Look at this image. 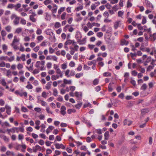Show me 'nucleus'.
<instances>
[{
	"label": "nucleus",
	"mask_w": 156,
	"mask_h": 156,
	"mask_svg": "<svg viewBox=\"0 0 156 156\" xmlns=\"http://www.w3.org/2000/svg\"><path fill=\"white\" fill-rule=\"evenodd\" d=\"M72 44L74 47L75 49H77L79 48V46L77 45V43L74 40H68L64 44V48H66V46L68 45Z\"/></svg>",
	"instance_id": "obj_1"
},
{
	"label": "nucleus",
	"mask_w": 156,
	"mask_h": 156,
	"mask_svg": "<svg viewBox=\"0 0 156 156\" xmlns=\"http://www.w3.org/2000/svg\"><path fill=\"white\" fill-rule=\"evenodd\" d=\"M19 41V39L16 36H15L14 37V39L11 44L14 49H19L18 45L20 44Z\"/></svg>",
	"instance_id": "obj_2"
},
{
	"label": "nucleus",
	"mask_w": 156,
	"mask_h": 156,
	"mask_svg": "<svg viewBox=\"0 0 156 156\" xmlns=\"http://www.w3.org/2000/svg\"><path fill=\"white\" fill-rule=\"evenodd\" d=\"M45 63V61H43L41 62L37 61L36 63L35 66L37 68H40V69L41 70H44V67Z\"/></svg>",
	"instance_id": "obj_3"
},
{
	"label": "nucleus",
	"mask_w": 156,
	"mask_h": 156,
	"mask_svg": "<svg viewBox=\"0 0 156 156\" xmlns=\"http://www.w3.org/2000/svg\"><path fill=\"white\" fill-rule=\"evenodd\" d=\"M58 8V6L56 4H53V8L52 9L51 11L54 17H56V16L54 14L56 12Z\"/></svg>",
	"instance_id": "obj_4"
},
{
	"label": "nucleus",
	"mask_w": 156,
	"mask_h": 156,
	"mask_svg": "<svg viewBox=\"0 0 156 156\" xmlns=\"http://www.w3.org/2000/svg\"><path fill=\"white\" fill-rule=\"evenodd\" d=\"M87 37H85L82 40L81 39L77 41L80 45L85 44L86 42Z\"/></svg>",
	"instance_id": "obj_5"
},
{
	"label": "nucleus",
	"mask_w": 156,
	"mask_h": 156,
	"mask_svg": "<svg viewBox=\"0 0 156 156\" xmlns=\"http://www.w3.org/2000/svg\"><path fill=\"white\" fill-rule=\"evenodd\" d=\"M55 146L56 149H59L62 148L64 149L65 148V146L62 144H59L58 143L55 144Z\"/></svg>",
	"instance_id": "obj_6"
},
{
	"label": "nucleus",
	"mask_w": 156,
	"mask_h": 156,
	"mask_svg": "<svg viewBox=\"0 0 156 156\" xmlns=\"http://www.w3.org/2000/svg\"><path fill=\"white\" fill-rule=\"evenodd\" d=\"M82 36L81 33L79 31H77L76 32L75 35V38L78 41L80 39H81Z\"/></svg>",
	"instance_id": "obj_7"
},
{
	"label": "nucleus",
	"mask_w": 156,
	"mask_h": 156,
	"mask_svg": "<svg viewBox=\"0 0 156 156\" xmlns=\"http://www.w3.org/2000/svg\"><path fill=\"white\" fill-rule=\"evenodd\" d=\"M75 95L76 97L78 98L79 100L82 99V93L81 92H76Z\"/></svg>",
	"instance_id": "obj_8"
},
{
	"label": "nucleus",
	"mask_w": 156,
	"mask_h": 156,
	"mask_svg": "<svg viewBox=\"0 0 156 156\" xmlns=\"http://www.w3.org/2000/svg\"><path fill=\"white\" fill-rule=\"evenodd\" d=\"M2 20L3 25H5L7 24L9 22V19L8 18L6 17H2Z\"/></svg>",
	"instance_id": "obj_9"
},
{
	"label": "nucleus",
	"mask_w": 156,
	"mask_h": 156,
	"mask_svg": "<svg viewBox=\"0 0 156 156\" xmlns=\"http://www.w3.org/2000/svg\"><path fill=\"white\" fill-rule=\"evenodd\" d=\"M66 107L64 106H62L61 107L60 112L61 114L64 115L66 114Z\"/></svg>",
	"instance_id": "obj_10"
},
{
	"label": "nucleus",
	"mask_w": 156,
	"mask_h": 156,
	"mask_svg": "<svg viewBox=\"0 0 156 156\" xmlns=\"http://www.w3.org/2000/svg\"><path fill=\"white\" fill-rule=\"evenodd\" d=\"M41 147L38 145H36L35 147H33V152H36L37 151H41Z\"/></svg>",
	"instance_id": "obj_11"
},
{
	"label": "nucleus",
	"mask_w": 156,
	"mask_h": 156,
	"mask_svg": "<svg viewBox=\"0 0 156 156\" xmlns=\"http://www.w3.org/2000/svg\"><path fill=\"white\" fill-rule=\"evenodd\" d=\"M51 81H50L49 82H48L47 84V85L45 86V88L48 90H49V89H50L51 88Z\"/></svg>",
	"instance_id": "obj_12"
},
{
	"label": "nucleus",
	"mask_w": 156,
	"mask_h": 156,
	"mask_svg": "<svg viewBox=\"0 0 156 156\" xmlns=\"http://www.w3.org/2000/svg\"><path fill=\"white\" fill-rule=\"evenodd\" d=\"M129 43L128 41L126 40L125 39H123L121 40V45H127Z\"/></svg>",
	"instance_id": "obj_13"
},
{
	"label": "nucleus",
	"mask_w": 156,
	"mask_h": 156,
	"mask_svg": "<svg viewBox=\"0 0 156 156\" xmlns=\"http://www.w3.org/2000/svg\"><path fill=\"white\" fill-rule=\"evenodd\" d=\"M56 73L57 75H58L59 76V77H62L63 76V74L61 73L60 69H57L56 71Z\"/></svg>",
	"instance_id": "obj_14"
},
{
	"label": "nucleus",
	"mask_w": 156,
	"mask_h": 156,
	"mask_svg": "<svg viewBox=\"0 0 156 156\" xmlns=\"http://www.w3.org/2000/svg\"><path fill=\"white\" fill-rule=\"evenodd\" d=\"M20 18L17 17L14 19L13 21V23L15 25H16L19 23Z\"/></svg>",
	"instance_id": "obj_15"
},
{
	"label": "nucleus",
	"mask_w": 156,
	"mask_h": 156,
	"mask_svg": "<svg viewBox=\"0 0 156 156\" xmlns=\"http://www.w3.org/2000/svg\"><path fill=\"white\" fill-rule=\"evenodd\" d=\"M150 36L151 40L154 41L156 39V33H154L152 35L150 34Z\"/></svg>",
	"instance_id": "obj_16"
},
{
	"label": "nucleus",
	"mask_w": 156,
	"mask_h": 156,
	"mask_svg": "<svg viewBox=\"0 0 156 156\" xmlns=\"http://www.w3.org/2000/svg\"><path fill=\"white\" fill-rule=\"evenodd\" d=\"M120 23V21H118L115 23L114 24V27L115 29H117Z\"/></svg>",
	"instance_id": "obj_17"
},
{
	"label": "nucleus",
	"mask_w": 156,
	"mask_h": 156,
	"mask_svg": "<svg viewBox=\"0 0 156 156\" xmlns=\"http://www.w3.org/2000/svg\"><path fill=\"white\" fill-rule=\"evenodd\" d=\"M63 82L64 84H70L72 83V82L71 80H66V79H64L63 80Z\"/></svg>",
	"instance_id": "obj_18"
},
{
	"label": "nucleus",
	"mask_w": 156,
	"mask_h": 156,
	"mask_svg": "<svg viewBox=\"0 0 156 156\" xmlns=\"http://www.w3.org/2000/svg\"><path fill=\"white\" fill-rule=\"evenodd\" d=\"M6 154L7 156H10L12 155V156H15V155L13 152L8 151L6 153Z\"/></svg>",
	"instance_id": "obj_19"
},
{
	"label": "nucleus",
	"mask_w": 156,
	"mask_h": 156,
	"mask_svg": "<svg viewBox=\"0 0 156 156\" xmlns=\"http://www.w3.org/2000/svg\"><path fill=\"white\" fill-rule=\"evenodd\" d=\"M114 84L113 83H110L108 86V90L109 92H111L113 90V89L112 88V85Z\"/></svg>",
	"instance_id": "obj_20"
},
{
	"label": "nucleus",
	"mask_w": 156,
	"mask_h": 156,
	"mask_svg": "<svg viewBox=\"0 0 156 156\" xmlns=\"http://www.w3.org/2000/svg\"><path fill=\"white\" fill-rule=\"evenodd\" d=\"M59 77V76L58 75H53L51 76V79L52 80H56L57 79H58Z\"/></svg>",
	"instance_id": "obj_21"
},
{
	"label": "nucleus",
	"mask_w": 156,
	"mask_h": 156,
	"mask_svg": "<svg viewBox=\"0 0 156 156\" xmlns=\"http://www.w3.org/2000/svg\"><path fill=\"white\" fill-rule=\"evenodd\" d=\"M76 110L74 109H68L67 110V113L68 114H70L72 112H75Z\"/></svg>",
	"instance_id": "obj_22"
},
{
	"label": "nucleus",
	"mask_w": 156,
	"mask_h": 156,
	"mask_svg": "<svg viewBox=\"0 0 156 156\" xmlns=\"http://www.w3.org/2000/svg\"><path fill=\"white\" fill-rule=\"evenodd\" d=\"M96 63V61L95 60H93L92 61L88 62L87 64L89 66L91 65L92 64H93V65H95Z\"/></svg>",
	"instance_id": "obj_23"
},
{
	"label": "nucleus",
	"mask_w": 156,
	"mask_h": 156,
	"mask_svg": "<svg viewBox=\"0 0 156 156\" xmlns=\"http://www.w3.org/2000/svg\"><path fill=\"white\" fill-rule=\"evenodd\" d=\"M65 7H62L60 8V9L58 10V14L60 15L61 14V12L64 10L65 9Z\"/></svg>",
	"instance_id": "obj_24"
},
{
	"label": "nucleus",
	"mask_w": 156,
	"mask_h": 156,
	"mask_svg": "<svg viewBox=\"0 0 156 156\" xmlns=\"http://www.w3.org/2000/svg\"><path fill=\"white\" fill-rule=\"evenodd\" d=\"M147 86L146 84L145 83H144L141 86V89L143 90H145L147 89Z\"/></svg>",
	"instance_id": "obj_25"
},
{
	"label": "nucleus",
	"mask_w": 156,
	"mask_h": 156,
	"mask_svg": "<svg viewBox=\"0 0 156 156\" xmlns=\"http://www.w3.org/2000/svg\"><path fill=\"white\" fill-rule=\"evenodd\" d=\"M109 132L106 131L104 134L105 139V140H108V139Z\"/></svg>",
	"instance_id": "obj_26"
},
{
	"label": "nucleus",
	"mask_w": 156,
	"mask_h": 156,
	"mask_svg": "<svg viewBox=\"0 0 156 156\" xmlns=\"http://www.w3.org/2000/svg\"><path fill=\"white\" fill-rule=\"evenodd\" d=\"M99 82V80L98 79H95L93 81V83L94 85H96Z\"/></svg>",
	"instance_id": "obj_27"
},
{
	"label": "nucleus",
	"mask_w": 156,
	"mask_h": 156,
	"mask_svg": "<svg viewBox=\"0 0 156 156\" xmlns=\"http://www.w3.org/2000/svg\"><path fill=\"white\" fill-rule=\"evenodd\" d=\"M11 29L12 27L10 26H8L5 28V30L8 32H9L11 31Z\"/></svg>",
	"instance_id": "obj_28"
},
{
	"label": "nucleus",
	"mask_w": 156,
	"mask_h": 156,
	"mask_svg": "<svg viewBox=\"0 0 156 156\" xmlns=\"http://www.w3.org/2000/svg\"><path fill=\"white\" fill-rule=\"evenodd\" d=\"M137 27L140 30H143L144 27L147 28V27L146 26H144L142 27L140 24H137Z\"/></svg>",
	"instance_id": "obj_29"
},
{
	"label": "nucleus",
	"mask_w": 156,
	"mask_h": 156,
	"mask_svg": "<svg viewBox=\"0 0 156 156\" xmlns=\"http://www.w3.org/2000/svg\"><path fill=\"white\" fill-rule=\"evenodd\" d=\"M104 76H111V73L108 72H106L103 74Z\"/></svg>",
	"instance_id": "obj_30"
},
{
	"label": "nucleus",
	"mask_w": 156,
	"mask_h": 156,
	"mask_svg": "<svg viewBox=\"0 0 156 156\" xmlns=\"http://www.w3.org/2000/svg\"><path fill=\"white\" fill-rule=\"evenodd\" d=\"M18 94L21 97L24 96L25 97H27V93L26 92H23V93H19Z\"/></svg>",
	"instance_id": "obj_31"
},
{
	"label": "nucleus",
	"mask_w": 156,
	"mask_h": 156,
	"mask_svg": "<svg viewBox=\"0 0 156 156\" xmlns=\"http://www.w3.org/2000/svg\"><path fill=\"white\" fill-rule=\"evenodd\" d=\"M30 20L33 22H35L36 20V19L34 17L33 15H30Z\"/></svg>",
	"instance_id": "obj_32"
},
{
	"label": "nucleus",
	"mask_w": 156,
	"mask_h": 156,
	"mask_svg": "<svg viewBox=\"0 0 156 156\" xmlns=\"http://www.w3.org/2000/svg\"><path fill=\"white\" fill-rule=\"evenodd\" d=\"M83 9V6L82 5L80 6L77 7L75 9V10L77 11H78L80 10H82Z\"/></svg>",
	"instance_id": "obj_33"
},
{
	"label": "nucleus",
	"mask_w": 156,
	"mask_h": 156,
	"mask_svg": "<svg viewBox=\"0 0 156 156\" xmlns=\"http://www.w3.org/2000/svg\"><path fill=\"white\" fill-rule=\"evenodd\" d=\"M53 95L55 96H57L58 94V91L55 88H54L53 89Z\"/></svg>",
	"instance_id": "obj_34"
},
{
	"label": "nucleus",
	"mask_w": 156,
	"mask_h": 156,
	"mask_svg": "<svg viewBox=\"0 0 156 156\" xmlns=\"http://www.w3.org/2000/svg\"><path fill=\"white\" fill-rule=\"evenodd\" d=\"M61 26L60 23L59 22H56L55 24V27L56 28H58Z\"/></svg>",
	"instance_id": "obj_35"
},
{
	"label": "nucleus",
	"mask_w": 156,
	"mask_h": 156,
	"mask_svg": "<svg viewBox=\"0 0 156 156\" xmlns=\"http://www.w3.org/2000/svg\"><path fill=\"white\" fill-rule=\"evenodd\" d=\"M1 33L2 37H5L6 35V32L4 30H2Z\"/></svg>",
	"instance_id": "obj_36"
},
{
	"label": "nucleus",
	"mask_w": 156,
	"mask_h": 156,
	"mask_svg": "<svg viewBox=\"0 0 156 156\" xmlns=\"http://www.w3.org/2000/svg\"><path fill=\"white\" fill-rule=\"evenodd\" d=\"M21 6V5L20 3H18L16 5H15V9L16 10H18V9Z\"/></svg>",
	"instance_id": "obj_37"
},
{
	"label": "nucleus",
	"mask_w": 156,
	"mask_h": 156,
	"mask_svg": "<svg viewBox=\"0 0 156 156\" xmlns=\"http://www.w3.org/2000/svg\"><path fill=\"white\" fill-rule=\"evenodd\" d=\"M83 75V73H77L76 75L75 76L76 78H80L81 76H82Z\"/></svg>",
	"instance_id": "obj_38"
},
{
	"label": "nucleus",
	"mask_w": 156,
	"mask_h": 156,
	"mask_svg": "<svg viewBox=\"0 0 156 156\" xmlns=\"http://www.w3.org/2000/svg\"><path fill=\"white\" fill-rule=\"evenodd\" d=\"M0 83L4 86H6V83L5 82L4 79H3L1 82Z\"/></svg>",
	"instance_id": "obj_39"
},
{
	"label": "nucleus",
	"mask_w": 156,
	"mask_h": 156,
	"mask_svg": "<svg viewBox=\"0 0 156 156\" xmlns=\"http://www.w3.org/2000/svg\"><path fill=\"white\" fill-rule=\"evenodd\" d=\"M43 39L44 37L42 35L38 36L37 37V39L39 41H41Z\"/></svg>",
	"instance_id": "obj_40"
},
{
	"label": "nucleus",
	"mask_w": 156,
	"mask_h": 156,
	"mask_svg": "<svg viewBox=\"0 0 156 156\" xmlns=\"http://www.w3.org/2000/svg\"><path fill=\"white\" fill-rule=\"evenodd\" d=\"M147 20L145 16H143V18L142 21V23L143 24H144L146 23Z\"/></svg>",
	"instance_id": "obj_41"
},
{
	"label": "nucleus",
	"mask_w": 156,
	"mask_h": 156,
	"mask_svg": "<svg viewBox=\"0 0 156 156\" xmlns=\"http://www.w3.org/2000/svg\"><path fill=\"white\" fill-rule=\"evenodd\" d=\"M42 30L41 29L38 28L36 31V34L37 35H40L42 34Z\"/></svg>",
	"instance_id": "obj_42"
},
{
	"label": "nucleus",
	"mask_w": 156,
	"mask_h": 156,
	"mask_svg": "<svg viewBox=\"0 0 156 156\" xmlns=\"http://www.w3.org/2000/svg\"><path fill=\"white\" fill-rule=\"evenodd\" d=\"M51 2V0H46L44 2V3L46 5H47Z\"/></svg>",
	"instance_id": "obj_43"
},
{
	"label": "nucleus",
	"mask_w": 156,
	"mask_h": 156,
	"mask_svg": "<svg viewBox=\"0 0 156 156\" xmlns=\"http://www.w3.org/2000/svg\"><path fill=\"white\" fill-rule=\"evenodd\" d=\"M70 71L69 69H67L65 72V75L67 76V77H69L70 76V75H69V73Z\"/></svg>",
	"instance_id": "obj_44"
},
{
	"label": "nucleus",
	"mask_w": 156,
	"mask_h": 156,
	"mask_svg": "<svg viewBox=\"0 0 156 156\" xmlns=\"http://www.w3.org/2000/svg\"><path fill=\"white\" fill-rule=\"evenodd\" d=\"M22 30V29L21 28H18L16 29L15 33L19 34L20 33Z\"/></svg>",
	"instance_id": "obj_45"
},
{
	"label": "nucleus",
	"mask_w": 156,
	"mask_h": 156,
	"mask_svg": "<svg viewBox=\"0 0 156 156\" xmlns=\"http://www.w3.org/2000/svg\"><path fill=\"white\" fill-rule=\"evenodd\" d=\"M103 16L105 18H108L109 16V15L108 12H105L103 13Z\"/></svg>",
	"instance_id": "obj_46"
},
{
	"label": "nucleus",
	"mask_w": 156,
	"mask_h": 156,
	"mask_svg": "<svg viewBox=\"0 0 156 156\" xmlns=\"http://www.w3.org/2000/svg\"><path fill=\"white\" fill-rule=\"evenodd\" d=\"M81 103H78L77 104L75 105V107L76 108L79 109L81 107Z\"/></svg>",
	"instance_id": "obj_47"
},
{
	"label": "nucleus",
	"mask_w": 156,
	"mask_h": 156,
	"mask_svg": "<svg viewBox=\"0 0 156 156\" xmlns=\"http://www.w3.org/2000/svg\"><path fill=\"white\" fill-rule=\"evenodd\" d=\"M66 15V13L65 12H64L62 14L61 16V18L62 20H63L65 19Z\"/></svg>",
	"instance_id": "obj_48"
},
{
	"label": "nucleus",
	"mask_w": 156,
	"mask_h": 156,
	"mask_svg": "<svg viewBox=\"0 0 156 156\" xmlns=\"http://www.w3.org/2000/svg\"><path fill=\"white\" fill-rule=\"evenodd\" d=\"M154 66H149L147 69V71H150L151 69H153L154 68Z\"/></svg>",
	"instance_id": "obj_49"
},
{
	"label": "nucleus",
	"mask_w": 156,
	"mask_h": 156,
	"mask_svg": "<svg viewBox=\"0 0 156 156\" xmlns=\"http://www.w3.org/2000/svg\"><path fill=\"white\" fill-rule=\"evenodd\" d=\"M87 107H89L90 108L91 107V104L90 103H88L87 104H85L83 105L84 108H86Z\"/></svg>",
	"instance_id": "obj_50"
},
{
	"label": "nucleus",
	"mask_w": 156,
	"mask_h": 156,
	"mask_svg": "<svg viewBox=\"0 0 156 156\" xmlns=\"http://www.w3.org/2000/svg\"><path fill=\"white\" fill-rule=\"evenodd\" d=\"M50 16L48 13H46L45 17L46 20H49L50 19Z\"/></svg>",
	"instance_id": "obj_51"
},
{
	"label": "nucleus",
	"mask_w": 156,
	"mask_h": 156,
	"mask_svg": "<svg viewBox=\"0 0 156 156\" xmlns=\"http://www.w3.org/2000/svg\"><path fill=\"white\" fill-rule=\"evenodd\" d=\"M140 69H139V70L141 72V73H144L145 72V69L144 68H142L141 66H139Z\"/></svg>",
	"instance_id": "obj_52"
},
{
	"label": "nucleus",
	"mask_w": 156,
	"mask_h": 156,
	"mask_svg": "<svg viewBox=\"0 0 156 156\" xmlns=\"http://www.w3.org/2000/svg\"><path fill=\"white\" fill-rule=\"evenodd\" d=\"M47 95L45 91H43L42 93V96L44 98H46L47 97Z\"/></svg>",
	"instance_id": "obj_53"
},
{
	"label": "nucleus",
	"mask_w": 156,
	"mask_h": 156,
	"mask_svg": "<svg viewBox=\"0 0 156 156\" xmlns=\"http://www.w3.org/2000/svg\"><path fill=\"white\" fill-rule=\"evenodd\" d=\"M97 36L99 37H102L103 35V34L101 32H99L97 33Z\"/></svg>",
	"instance_id": "obj_54"
},
{
	"label": "nucleus",
	"mask_w": 156,
	"mask_h": 156,
	"mask_svg": "<svg viewBox=\"0 0 156 156\" xmlns=\"http://www.w3.org/2000/svg\"><path fill=\"white\" fill-rule=\"evenodd\" d=\"M123 14V12L122 11H119L118 12V16L121 17Z\"/></svg>",
	"instance_id": "obj_55"
},
{
	"label": "nucleus",
	"mask_w": 156,
	"mask_h": 156,
	"mask_svg": "<svg viewBox=\"0 0 156 156\" xmlns=\"http://www.w3.org/2000/svg\"><path fill=\"white\" fill-rule=\"evenodd\" d=\"M52 142L49 141L47 140L45 142V144L47 146H49L51 145Z\"/></svg>",
	"instance_id": "obj_56"
},
{
	"label": "nucleus",
	"mask_w": 156,
	"mask_h": 156,
	"mask_svg": "<svg viewBox=\"0 0 156 156\" xmlns=\"http://www.w3.org/2000/svg\"><path fill=\"white\" fill-rule=\"evenodd\" d=\"M95 90L97 92L101 90V87L99 86H98L95 87Z\"/></svg>",
	"instance_id": "obj_57"
},
{
	"label": "nucleus",
	"mask_w": 156,
	"mask_h": 156,
	"mask_svg": "<svg viewBox=\"0 0 156 156\" xmlns=\"http://www.w3.org/2000/svg\"><path fill=\"white\" fill-rule=\"evenodd\" d=\"M20 23L23 25H25L26 24V22L25 20L24 19H21L20 21Z\"/></svg>",
	"instance_id": "obj_58"
},
{
	"label": "nucleus",
	"mask_w": 156,
	"mask_h": 156,
	"mask_svg": "<svg viewBox=\"0 0 156 156\" xmlns=\"http://www.w3.org/2000/svg\"><path fill=\"white\" fill-rule=\"evenodd\" d=\"M130 55L131 57L132 58H133L134 57H136L137 55V54L135 52L134 53H131Z\"/></svg>",
	"instance_id": "obj_59"
},
{
	"label": "nucleus",
	"mask_w": 156,
	"mask_h": 156,
	"mask_svg": "<svg viewBox=\"0 0 156 156\" xmlns=\"http://www.w3.org/2000/svg\"><path fill=\"white\" fill-rule=\"evenodd\" d=\"M6 150V147L5 146H2L1 147V151L2 152H4Z\"/></svg>",
	"instance_id": "obj_60"
},
{
	"label": "nucleus",
	"mask_w": 156,
	"mask_h": 156,
	"mask_svg": "<svg viewBox=\"0 0 156 156\" xmlns=\"http://www.w3.org/2000/svg\"><path fill=\"white\" fill-rule=\"evenodd\" d=\"M22 111L24 112H26L28 111L27 109L24 107H22L21 108Z\"/></svg>",
	"instance_id": "obj_61"
},
{
	"label": "nucleus",
	"mask_w": 156,
	"mask_h": 156,
	"mask_svg": "<svg viewBox=\"0 0 156 156\" xmlns=\"http://www.w3.org/2000/svg\"><path fill=\"white\" fill-rule=\"evenodd\" d=\"M38 143L41 145H42L44 144V141L42 140H40L38 142Z\"/></svg>",
	"instance_id": "obj_62"
},
{
	"label": "nucleus",
	"mask_w": 156,
	"mask_h": 156,
	"mask_svg": "<svg viewBox=\"0 0 156 156\" xmlns=\"http://www.w3.org/2000/svg\"><path fill=\"white\" fill-rule=\"evenodd\" d=\"M75 74V72L73 70H71L70 73V75L73 76Z\"/></svg>",
	"instance_id": "obj_63"
},
{
	"label": "nucleus",
	"mask_w": 156,
	"mask_h": 156,
	"mask_svg": "<svg viewBox=\"0 0 156 156\" xmlns=\"http://www.w3.org/2000/svg\"><path fill=\"white\" fill-rule=\"evenodd\" d=\"M18 16H17L15 14H13L11 16V19L12 20H13L14 19H15Z\"/></svg>",
	"instance_id": "obj_64"
}]
</instances>
